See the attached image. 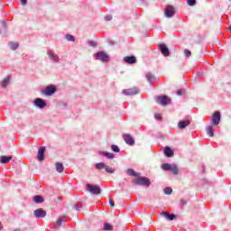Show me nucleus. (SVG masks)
Here are the masks:
<instances>
[{"label":"nucleus","instance_id":"nucleus-40","mask_svg":"<svg viewBox=\"0 0 231 231\" xmlns=\"http://www.w3.org/2000/svg\"><path fill=\"white\" fill-rule=\"evenodd\" d=\"M20 1H21L22 6H26V5L28 4V0H20Z\"/></svg>","mask_w":231,"mask_h":231},{"label":"nucleus","instance_id":"nucleus-23","mask_svg":"<svg viewBox=\"0 0 231 231\" xmlns=\"http://www.w3.org/2000/svg\"><path fill=\"white\" fill-rule=\"evenodd\" d=\"M12 156H5L2 155L0 157V163H10V161L12 160Z\"/></svg>","mask_w":231,"mask_h":231},{"label":"nucleus","instance_id":"nucleus-15","mask_svg":"<svg viewBox=\"0 0 231 231\" xmlns=\"http://www.w3.org/2000/svg\"><path fill=\"white\" fill-rule=\"evenodd\" d=\"M33 214H34V217H37V218H44V217H46V210H44L42 208L35 209Z\"/></svg>","mask_w":231,"mask_h":231},{"label":"nucleus","instance_id":"nucleus-44","mask_svg":"<svg viewBox=\"0 0 231 231\" xmlns=\"http://www.w3.org/2000/svg\"><path fill=\"white\" fill-rule=\"evenodd\" d=\"M180 203H182V205H187V202L183 199L180 200Z\"/></svg>","mask_w":231,"mask_h":231},{"label":"nucleus","instance_id":"nucleus-30","mask_svg":"<svg viewBox=\"0 0 231 231\" xmlns=\"http://www.w3.org/2000/svg\"><path fill=\"white\" fill-rule=\"evenodd\" d=\"M65 39L66 41H68L69 42H75V36L71 35V34H66L65 35Z\"/></svg>","mask_w":231,"mask_h":231},{"label":"nucleus","instance_id":"nucleus-34","mask_svg":"<svg viewBox=\"0 0 231 231\" xmlns=\"http://www.w3.org/2000/svg\"><path fill=\"white\" fill-rule=\"evenodd\" d=\"M164 194H166L167 196H171V194H172V188H170V187L165 188Z\"/></svg>","mask_w":231,"mask_h":231},{"label":"nucleus","instance_id":"nucleus-21","mask_svg":"<svg viewBox=\"0 0 231 231\" xmlns=\"http://www.w3.org/2000/svg\"><path fill=\"white\" fill-rule=\"evenodd\" d=\"M98 154L100 156H105V158H107L108 160H113V158H115V154L109 152H103V151H100L98 152Z\"/></svg>","mask_w":231,"mask_h":231},{"label":"nucleus","instance_id":"nucleus-31","mask_svg":"<svg viewBox=\"0 0 231 231\" xmlns=\"http://www.w3.org/2000/svg\"><path fill=\"white\" fill-rule=\"evenodd\" d=\"M74 210H77V212H80L82 210V203L78 202L73 206Z\"/></svg>","mask_w":231,"mask_h":231},{"label":"nucleus","instance_id":"nucleus-41","mask_svg":"<svg viewBox=\"0 0 231 231\" xmlns=\"http://www.w3.org/2000/svg\"><path fill=\"white\" fill-rule=\"evenodd\" d=\"M113 20V16H111V15H106V16H105V21H112Z\"/></svg>","mask_w":231,"mask_h":231},{"label":"nucleus","instance_id":"nucleus-1","mask_svg":"<svg viewBox=\"0 0 231 231\" xmlns=\"http://www.w3.org/2000/svg\"><path fill=\"white\" fill-rule=\"evenodd\" d=\"M162 171H171L174 176H178V173L180 172V170L178 169V165L176 164H171V163H164L162 165Z\"/></svg>","mask_w":231,"mask_h":231},{"label":"nucleus","instance_id":"nucleus-19","mask_svg":"<svg viewBox=\"0 0 231 231\" xmlns=\"http://www.w3.org/2000/svg\"><path fill=\"white\" fill-rule=\"evenodd\" d=\"M190 125V121L189 120H181L178 123L179 129H185V127H189Z\"/></svg>","mask_w":231,"mask_h":231},{"label":"nucleus","instance_id":"nucleus-25","mask_svg":"<svg viewBox=\"0 0 231 231\" xmlns=\"http://www.w3.org/2000/svg\"><path fill=\"white\" fill-rule=\"evenodd\" d=\"M33 201L37 204L44 203V198H42V196L36 195L33 197Z\"/></svg>","mask_w":231,"mask_h":231},{"label":"nucleus","instance_id":"nucleus-14","mask_svg":"<svg viewBox=\"0 0 231 231\" xmlns=\"http://www.w3.org/2000/svg\"><path fill=\"white\" fill-rule=\"evenodd\" d=\"M47 55L50 59V60H51L52 62H57V63L60 62V58H59V55L53 53V51H49L47 52Z\"/></svg>","mask_w":231,"mask_h":231},{"label":"nucleus","instance_id":"nucleus-27","mask_svg":"<svg viewBox=\"0 0 231 231\" xmlns=\"http://www.w3.org/2000/svg\"><path fill=\"white\" fill-rule=\"evenodd\" d=\"M207 134L209 135L210 137L214 136V126L209 125L206 128Z\"/></svg>","mask_w":231,"mask_h":231},{"label":"nucleus","instance_id":"nucleus-6","mask_svg":"<svg viewBox=\"0 0 231 231\" xmlns=\"http://www.w3.org/2000/svg\"><path fill=\"white\" fill-rule=\"evenodd\" d=\"M210 122L213 125H219L221 122V113L219 111H216L213 113Z\"/></svg>","mask_w":231,"mask_h":231},{"label":"nucleus","instance_id":"nucleus-5","mask_svg":"<svg viewBox=\"0 0 231 231\" xmlns=\"http://www.w3.org/2000/svg\"><path fill=\"white\" fill-rule=\"evenodd\" d=\"M87 190L90 192V194H93V196H97L102 192V189H100L99 186L91 184H87Z\"/></svg>","mask_w":231,"mask_h":231},{"label":"nucleus","instance_id":"nucleus-39","mask_svg":"<svg viewBox=\"0 0 231 231\" xmlns=\"http://www.w3.org/2000/svg\"><path fill=\"white\" fill-rule=\"evenodd\" d=\"M185 93V90H183V89H179L178 91H177V95L180 97V96H181V95H183Z\"/></svg>","mask_w":231,"mask_h":231},{"label":"nucleus","instance_id":"nucleus-37","mask_svg":"<svg viewBox=\"0 0 231 231\" xmlns=\"http://www.w3.org/2000/svg\"><path fill=\"white\" fill-rule=\"evenodd\" d=\"M189 6H194L196 5V0H187Z\"/></svg>","mask_w":231,"mask_h":231},{"label":"nucleus","instance_id":"nucleus-33","mask_svg":"<svg viewBox=\"0 0 231 231\" xmlns=\"http://www.w3.org/2000/svg\"><path fill=\"white\" fill-rule=\"evenodd\" d=\"M104 230L111 231V230H113V226L109 223H105L104 224Z\"/></svg>","mask_w":231,"mask_h":231},{"label":"nucleus","instance_id":"nucleus-20","mask_svg":"<svg viewBox=\"0 0 231 231\" xmlns=\"http://www.w3.org/2000/svg\"><path fill=\"white\" fill-rule=\"evenodd\" d=\"M164 154L167 156V158H172V156H174V152L172 149H171V147L166 146L164 147Z\"/></svg>","mask_w":231,"mask_h":231},{"label":"nucleus","instance_id":"nucleus-18","mask_svg":"<svg viewBox=\"0 0 231 231\" xmlns=\"http://www.w3.org/2000/svg\"><path fill=\"white\" fill-rule=\"evenodd\" d=\"M124 61L126 64H136V57H134V56H125L124 58Z\"/></svg>","mask_w":231,"mask_h":231},{"label":"nucleus","instance_id":"nucleus-8","mask_svg":"<svg viewBox=\"0 0 231 231\" xmlns=\"http://www.w3.org/2000/svg\"><path fill=\"white\" fill-rule=\"evenodd\" d=\"M32 104L35 107H38V109H44V107H46V101L41 97L35 98Z\"/></svg>","mask_w":231,"mask_h":231},{"label":"nucleus","instance_id":"nucleus-13","mask_svg":"<svg viewBox=\"0 0 231 231\" xmlns=\"http://www.w3.org/2000/svg\"><path fill=\"white\" fill-rule=\"evenodd\" d=\"M123 139L127 145H134V138L129 134H123Z\"/></svg>","mask_w":231,"mask_h":231},{"label":"nucleus","instance_id":"nucleus-22","mask_svg":"<svg viewBox=\"0 0 231 231\" xmlns=\"http://www.w3.org/2000/svg\"><path fill=\"white\" fill-rule=\"evenodd\" d=\"M68 217L67 216H62V217H60L58 218V220L56 221L55 223V227L56 228H59V226H62V222L64 221V219H66Z\"/></svg>","mask_w":231,"mask_h":231},{"label":"nucleus","instance_id":"nucleus-9","mask_svg":"<svg viewBox=\"0 0 231 231\" xmlns=\"http://www.w3.org/2000/svg\"><path fill=\"white\" fill-rule=\"evenodd\" d=\"M138 93H140V89L136 87L123 90V95H126V96L138 95Z\"/></svg>","mask_w":231,"mask_h":231},{"label":"nucleus","instance_id":"nucleus-12","mask_svg":"<svg viewBox=\"0 0 231 231\" xmlns=\"http://www.w3.org/2000/svg\"><path fill=\"white\" fill-rule=\"evenodd\" d=\"M156 102L157 104H161V106H167V104H171V100L166 96L157 97Z\"/></svg>","mask_w":231,"mask_h":231},{"label":"nucleus","instance_id":"nucleus-10","mask_svg":"<svg viewBox=\"0 0 231 231\" xmlns=\"http://www.w3.org/2000/svg\"><path fill=\"white\" fill-rule=\"evenodd\" d=\"M174 14H176V9L172 5H168L165 9L166 17H174Z\"/></svg>","mask_w":231,"mask_h":231},{"label":"nucleus","instance_id":"nucleus-29","mask_svg":"<svg viewBox=\"0 0 231 231\" xmlns=\"http://www.w3.org/2000/svg\"><path fill=\"white\" fill-rule=\"evenodd\" d=\"M146 79L148 80V82H154V80H156V79L154 78V75H152V73L148 72L146 74Z\"/></svg>","mask_w":231,"mask_h":231},{"label":"nucleus","instance_id":"nucleus-35","mask_svg":"<svg viewBox=\"0 0 231 231\" xmlns=\"http://www.w3.org/2000/svg\"><path fill=\"white\" fill-rule=\"evenodd\" d=\"M111 150H112L114 152H120V148H119L117 145H116V144H114V145L111 146Z\"/></svg>","mask_w":231,"mask_h":231},{"label":"nucleus","instance_id":"nucleus-24","mask_svg":"<svg viewBox=\"0 0 231 231\" xmlns=\"http://www.w3.org/2000/svg\"><path fill=\"white\" fill-rule=\"evenodd\" d=\"M57 172H64V165L62 162H56L55 163Z\"/></svg>","mask_w":231,"mask_h":231},{"label":"nucleus","instance_id":"nucleus-16","mask_svg":"<svg viewBox=\"0 0 231 231\" xmlns=\"http://www.w3.org/2000/svg\"><path fill=\"white\" fill-rule=\"evenodd\" d=\"M46 151V147L42 146L38 150L37 159L39 162H44V152Z\"/></svg>","mask_w":231,"mask_h":231},{"label":"nucleus","instance_id":"nucleus-3","mask_svg":"<svg viewBox=\"0 0 231 231\" xmlns=\"http://www.w3.org/2000/svg\"><path fill=\"white\" fill-rule=\"evenodd\" d=\"M97 171H102L105 169L106 172L108 174H115V168H111L106 165L104 162H98L96 164Z\"/></svg>","mask_w":231,"mask_h":231},{"label":"nucleus","instance_id":"nucleus-32","mask_svg":"<svg viewBox=\"0 0 231 231\" xmlns=\"http://www.w3.org/2000/svg\"><path fill=\"white\" fill-rule=\"evenodd\" d=\"M8 44H9L11 50H17V48H19V43H17V42H10Z\"/></svg>","mask_w":231,"mask_h":231},{"label":"nucleus","instance_id":"nucleus-28","mask_svg":"<svg viewBox=\"0 0 231 231\" xmlns=\"http://www.w3.org/2000/svg\"><path fill=\"white\" fill-rule=\"evenodd\" d=\"M10 84V76H7L4 80L1 82L2 88H6Z\"/></svg>","mask_w":231,"mask_h":231},{"label":"nucleus","instance_id":"nucleus-36","mask_svg":"<svg viewBox=\"0 0 231 231\" xmlns=\"http://www.w3.org/2000/svg\"><path fill=\"white\" fill-rule=\"evenodd\" d=\"M184 55L185 57H190L192 55V52L189 51L188 49L184 50Z\"/></svg>","mask_w":231,"mask_h":231},{"label":"nucleus","instance_id":"nucleus-17","mask_svg":"<svg viewBox=\"0 0 231 231\" xmlns=\"http://www.w3.org/2000/svg\"><path fill=\"white\" fill-rule=\"evenodd\" d=\"M161 216H162V217H165V219H167L168 221H174V219H176V215L170 214L167 211H162L161 213Z\"/></svg>","mask_w":231,"mask_h":231},{"label":"nucleus","instance_id":"nucleus-4","mask_svg":"<svg viewBox=\"0 0 231 231\" xmlns=\"http://www.w3.org/2000/svg\"><path fill=\"white\" fill-rule=\"evenodd\" d=\"M94 58L96 60H101V62H108L109 61V55L105 51H99L94 54Z\"/></svg>","mask_w":231,"mask_h":231},{"label":"nucleus","instance_id":"nucleus-7","mask_svg":"<svg viewBox=\"0 0 231 231\" xmlns=\"http://www.w3.org/2000/svg\"><path fill=\"white\" fill-rule=\"evenodd\" d=\"M57 92V88L55 86L51 85L45 88V89L42 90V94L45 95L46 97H51L54 93Z\"/></svg>","mask_w":231,"mask_h":231},{"label":"nucleus","instance_id":"nucleus-46","mask_svg":"<svg viewBox=\"0 0 231 231\" xmlns=\"http://www.w3.org/2000/svg\"><path fill=\"white\" fill-rule=\"evenodd\" d=\"M14 231H21V229H19V228H16V229H14Z\"/></svg>","mask_w":231,"mask_h":231},{"label":"nucleus","instance_id":"nucleus-38","mask_svg":"<svg viewBox=\"0 0 231 231\" xmlns=\"http://www.w3.org/2000/svg\"><path fill=\"white\" fill-rule=\"evenodd\" d=\"M154 118H156V120H162V114L156 113V114L154 115Z\"/></svg>","mask_w":231,"mask_h":231},{"label":"nucleus","instance_id":"nucleus-11","mask_svg":"<svg viewBox=\"0 0 231 231\" xmlns=\"http://www.w3.org/2000/svg\"><path fill=\"white\" fill-rule=\"evenodd\" d=\"M159 49L164 57H169L171 55V51H169V48L167 47V45H165V43L160 44Z\"/></svg>","mask_w":231,"mask_h":231},{"label":"nucleus","instance_id":"nucleus-26","mask_svg":"<svg viewBox=\"0 0 231 231\" xmlns=\"http://www.w3.org/2000/svg\"><path fill=\"white\" fill-rule=\"evenodd\" d=\"M126 174H127L128 176H135V178H138V176H140V173L134 171V170H133V169H128V170L126 171Z\"/></svg>","mask_w":231,"mask_h":231},{"label":"nucleus","instance_id":"nucleus-45","mask_svg":"<svg viewBox=\"0 0 231 231\" xmlns=\"http://www.w3.org/2000/svg\"><path fill=\"white\" fill-rule=\"evenodd\" d=\"M3 228V224L0 222V230Z\"/></svg>","mask_w":231,"mask_h":231},{"label":"nucleus","instance_id":"nucleus-42","mask_svg":"<svg viewBox=\"0 0 231 231\" xmlns=\"http://www.w3.org/2000/svg\"><path fill=\"white\" fill-rule=\"evenodd\" d=\"M109 205L110 207H115V200L113 199H109Z\"/></svg>","mask_w":231,"mask_h":231},{"label":"nucleus","instance_id":"nucleus-43","mask_svg":"<svg viewBox=\"0 0 231 231\" xmlns=\"http://www.w3.org/2000/svg\"><path fill=\"white\" fill-rule=\"evenodd\" d=\"M88 44L89 46H92V48H95L97 46V42H89Z\"/></svg>","mask_w":231,"mask_h":231},{"label":"nucleus","instance_id":"nucleus-2","mask_svg":"<svg viewBox=\"0 0 231 231\" xmlns=\"http://www.w3.org/2000/svg\"><path fill=\"white\" fill-rule=\"evenodd\" d=\"M133 183H135L136 185H141L143 187L151 186V180H149L147 177H138L137 179L133 180Z\"/></svg>","mask_w":231,"mask_h":231}]
</instances>
